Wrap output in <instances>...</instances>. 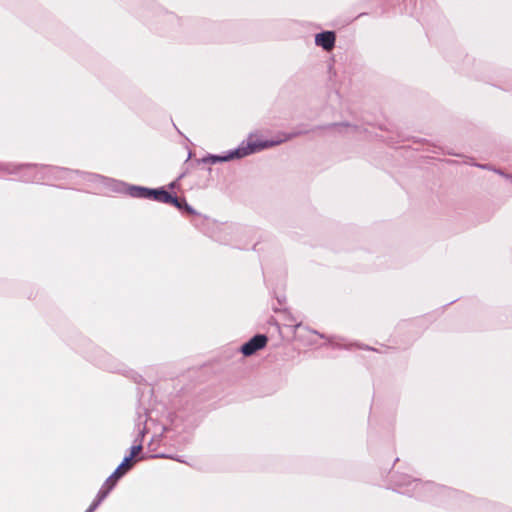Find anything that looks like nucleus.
I'll return each instance as SVG.
<instances>
[{"label": "nucleus", "mask_w": 512, "mask_h": 512, "mask_svg": "<svg viewBox=\"0 0 512 512\" xmlns=\"http://www.w3.org/2000/svg\"><path fill=\"white\" fill-rule=\"evenodd\" d=\"M268 338L263 334L255 335L248 342L242 345L241 352L244 356H251L257 351L265 348Z\"/></svg>", "instance_id": "20e7f679"}, {"label": "nucleus", "mask_w": 512, "mask_h": 512, "mask_svg": "<svg viewBox=\"0 0 512 512\" xmlns=\"http://www.w3.org/2000/svg\"><path fill=\"white\" fill-rule=\"evenodd\" d=\"M230 158H231V157H224V158H222V160H228V159H230Z\"/></svg>", "instance_id": "1a4fd4ad"}, {"label": "nucleus", "mask_w": 512, "mask_h": 512, "mask_svg": "<svg viewBox=\"0 0 512 512\" xmlns=\"http://www.w3.org/2000/svg\"><path fill=\"white\" fill-rule=\"evenodd\" d=\"M336 36L332 31H325L315 36V43L326 51H331L335 46Z\"/></svg>", "instance_id": "39448f33"}, {"label": "nucleus", "mask_w": 512, "mask_h": 512, "mask_svg": "<svg viewBox=\"0 0 512 512\" xmlns=\"http://www.w3.org/2000/svg\"><path fill=\"white\" fill-rule=\"evenodd\" d=\"M293 136L294 135L281 134V135H278L275 140H270V141H268V140L261 141L254 136H250L247 141V147H241V148L237 149L235 154L237 157H243L250 153H254L256 151H260L265 148L279 145V144L291 139Z\"/></svg>", "instance_id": "f257e3e1"}, {"label": "nucleus", "mask_w": 512, "mask_h": 512, "mask_svg": "<svg viewBox=\"0 0 512 512\" xmlns=\"http://www.w3.org/2000/svg\"><path fill=\"white\" fill-rule=\"evenodd\" d=\"M136 191L137 193L135 195L138 197L153 199L166 204L172 201V195L164 189L137 188Z\"/></svg>", "instance_id": "f03ea898"}, {"label": "nucleus", "mask_w": 512, "mask_h": 512, "mask_svg": "<svg viewBox=\"0 0 512 512\" xmlns=\"http://www.w3.org/2000/svg\"><path fill=\"white\" fill-rule=\"evenodd\" d=\"M169 204L181 209L182 205L186 203L184 200H180L177 197L172 196V201H169ZM185 206L187 207V205Z\"/></svg>", "instance_id": "6e6552de"}, {"label": "nucleus", "mask_w": 512, "mask_h": 512, "mask_svg": "<svg viewBox=\"0 0 512 512\" xmlns=\"http://www.w3.org/2000/svg\"><path fill=\"white\" fill-rule=\"evenodd\" d=\"M142 451L141 445H134L131 447L130 455L127 458H131V461H134V458L137 457Z\"/></svg>", "instance_id": "0eeeda50"}, {"label": "nucleus", "mask_w": 512, "mask_h": 512, "mask_svg": "<svg viewBox=\"0 0 512 512\" xmlns=\"http://www.w3.org/2000/svg\"><path fill=\"white\" fill-rule=\"evenodd\" d=\"M119 477H116L113 473L103 484L101 489L98 492L96 499L92 502L89 508L85 512H94L95 509L99 506V504L107 497L110 491L114 488Z\"/></svg>", "instance_id": "7ed1b4c3"}, {"label": "nucleus", "mask_w": 512, "mask_h": 512, "mask_svg": "<svg viewBox=\"0 0 512 512\" xmlns=\"http://www.w3.org/2000/svg\"><path fill=\"white\" fill-rule=\"evenodd\" d=\"M134 461H131V458H124L122 463L116 468L113 472L116 477L121 478L124 474H126L133 466Z\"/></svg>", "instance_id": "423d86ee"}]
</instances>
